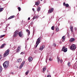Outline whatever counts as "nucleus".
Wrapping results in <instances>:
<instances>
[{"instance_id":"a878e982","label":"nucleus","mask_w":77,"mask_h":77,"mask_svg":"<svg viewBox=\"0 0 77 77\" xmlns=\"http://www.w3.org/2000/svg\"><path fill=\"white\" fill-rule=\"evenodd\" d=\"M17 9L18 10H19V11H21V8L20 7H18Z\"/></svg>"},{"instance_id":"7ed1b4c3","label":"nucleus","mask_w":77,"mask_h":77,"mask_svg":"<svg viewBox=\"0 0 77 77\" xmlns=\"http://www.w3.org/2000/svg\"><path fill=\"white\" fill-rule=\"evenodd\" d=\"M70 49L72 50H75L76 49V46L74 44L70 46Z\"/></svg>"},{"instance_id":"473e14b6","label":"nucleus","mask_w":77,"mask_h":77,"mask_svg":"<svg viewBox=\"0 0 77 77\" xmlns=\"http://www.w3.org/2000/svg\"><path fill=\"white\" fill-rule=\"evenodd\" d=\"M17 49H18V50H20V49H21V47H20V46H19L18 47Z\"/></svg>"},{"instance_id":"603ef678","label":"nucleus","mask_w":77,"mask_h":77,"mask_svg":"<svg viewBox=\"0 0 77 77\" xmlns=\"http://www.w3.org/2000/svg\"><path fill=\"white\" fill-rule=\"evenodd\" d=\"M42 1V0H41V1Z\"/></svg>"},{"instance_id":"f257e3e1","label":"nucleus","mask_w":77,"mask_h":77,"mask_svg":"<svg viewBox=\"0 0 77 77\" xmlns=\"http://www.w3.org/2000/svg\"><path fill=\"white\" fill-rule=\"evenodd\" d=\"M3 66L4 68H7L9 66V62L8 61L5 62L3 64Z\"/></svg>"},{"instance_id":"20e7f679","label":"nucleus","mask_w":77,"mask_h":77,"mask_svg":"<svg viewBox=\"0 0 77 77\" xmlns=\"http://www.w3.org/2000/svg\"><path fill=\"white\" fill-rule=\"evenodd\" d=\"M9 51H10V50H9V49H8L6 52L4 54V57H6V56H8V55L9 54Z\"/></svg>"},{"instance_id":"f704fd0d","label":"nucleus","mask_w":77,"mask_h":77,"mask_svg":"<svg viewBox=\"0 0 77 77\" xmlns=\"http://www.w3.org/2000/svg\"><path fill=\"white\" fill-rule=\"evenodd\" d=\"M20 51V49H17V53H18Z\"/></svg>"},{"instance_id":"b1692460","label":"nucleus","mask_w":77,"mask_h":77,"mask_svg":"<svg viewBox=\"0 0 77 77\" xmlns=\"http://www.w3.org/2000/svg\"><path fill=\"white\" fill-rule=\"evenodd\" d=\"M46 69V67H44L43 68V72H44V71H45Z\"/></svg>"},{"instance_id":"9d476101","label":"nucleus","mask_w":77,"mask_h":77,"mask_svg":"<svg viewBox=\"0 0 77 77\" xmlns=\"http://www.w3.org/2000/svg\"><path fill=\"white\" fill-rule=\"evenodd\" d=\"M45 48V46L43 45V46H41V47H40L39 50H40L42 51V50H43V49H44Z\"/></svg>"},{"instance_id":"8fccbe9b","label":"nucleus","mask_w":77,"mask_h":77,"mask_svg":"<svg viewBox=\"0 0 77 77\" xmlns=\"http://www.w3.org/2000/svg\"><path fill=\"white\" fill-rule=\"evenodd\" d=\"M31 24H32V23H31Z\"/></svg>"},{"instance_id":"bb28decb","label":"nucleus","mask_w":77,"mask_h":77,"mask_svg":"<svg viewBox=\"0 0 77 77\" xmlns=\"http://www.w3.org/2000/svg\"><path fill=\"white\" fill-rule=\"evenodd\" d=\"M54 26H52L51 27V30H54Z\"/></svg>"},{"instance_id":"de8ad7c7","label":"nucleus","mask_w":77,"mask_h":77,"mask_svg":"<svg viewBox=\"0 0 77 77\" xmlns=\"http://www.w3.org/2000/svg\"><path fill=\"white\" fill-rule=\"evenodd\" d=\"M32 10H33L34 11H35V9L34 8L32 9Z\"/></svg>"},{"instance_id":"4be33fe9","label":"nucleus","mask_w":77,"mask_h":77,"mask_svg":"<svg viewBox=\"0 0 77 77\" xmlns=\"http://www.w3.org/2000/svg\"><path fill=\"white\" fill-rule=\"evenodd\" d=\"M38 18V16H34L33 17V19L34 20V19H36V18Z\"/></svg>"},{"instance_id":"864d4df0","label":"nucleus","mask_w":77,"mask_h":77,"mask_svg":"<svg viewBox=\"0 0 77 77\" xmlns=\"http://www.w3.org/2000/svg\"><path fill=\"white\" fill-rule=\"evenodd\" d=\"M53 34H54V33H53Z\"/></svg>"},{"instance_id":"49530a36","label":"nucleus","mask_w":77,"mask_h":77,"mask_svg":"<svg viewBox=\"0 0 77 77\" xmlns=\"http://www.w3.org/2000/svg\"><path fill=\"white\" fill-rule=\"evenodd\" d=\"M30 17H29L28 18V20H30Z\"/></svg>"},{"instance_id":"79ce46f5","label":"nucleus","mask_w":77,"mask_h":77,"mask_svg":"<svg viewBox=\"0 0 77 77\" xmlns=\"http://www.w3.org/2000/svg\"><path fill=\"white\" fill-rule=\"evenodd\" d=\"M47 77H51V75H48V76H47Z\"/></svg>"},{"instance_id":"5fc2aeb1","label":"nucleus","mask_w":77,"mask_h":77,"mask_svg":"<svg viewBox=\"0 0 77 77\" xmlns=\"http://www.w3.org/2000/svg\"><path fill=\"white\" fill-rule=\"evenodd\" d=\"M0 41H1V40H0Z\"/></svg>"},{"instance_id":"39448f33","label":"nucleus","mask_w":77,"mask_h":77,"mask_svg":"<svg viewBox=\"0 0 77 77\" xmlns=\"http://www.w3.org/2000/svg\"><path fill=\"white\" fill-rule=\"evenodd\" d=\"M24 64H25V61H23L20 66V69H21L23 66L24 65Z\"/></svg>"},{"instance_id":"72a5a7b5","label":"nucleus","mask_w":77,"mask_h":77,"mask_svg":"<svg viewBox=\"0 0 77 77\" xmlns=\"http://www.w3.org/2000/svg\"><path fill=\"white\" fill-rule=\"evenodd\" d=\"M68 65L69 66H70V62H69L68 63Z\"/></svg>"},{"instance_id":"58836bf2","label":"nucleus","mask_w":77,"mask_h":77,"mask_svg":"<svg viewBox=\"0 0 77 77\" xmlns=\"http://www.w3.org/2000/svg\"><path fill=\"white\" fill-rule=\"evenodd\" d=\"M54 47H56V44L55 43L54 44Z\"/></svg>"},{"instance_id":"6e6552de","label":"nucleus","mask_w":77,"mask_h":77,"mask_svg":"<svg viewBox=\"0 0 77 77\" xmlns=\"http://www.w3.org/2000/svg\"><path fill=\"white\" fill-rule=\"evenodd\" d=\"M53 11H54V8H52V9H49V10L48 11V13H49V14H50L51 13L53 12Z\"/></svg>"},{"instance_id":"a18cd8bd","label":"nucleus","mask_w":77,"mask_h":77,"mask_svg":"<svg viewBox=\"0 0 77 77\" xmlns=\"http://www.w3.org/2000/svg\"><path fill=\"white\" fill-rule=\"evenodd\" d=\"M63 42H64V41H65V39H63L62 40Z\"/></svg>"},{"instance_id":"ddd939ff","label":"nucleus","mask_w":77,"mask_h":77,"mask_svg":"<svg viewBox=\"0 0 77 77\" xmlns=\"http://www.w3.org/2000/svg\"><path fill=\"white\" fill-rule=\"evenodd\" d=\"M39 1H37V2H35V5H36V6H38L39 5Z\"/></svg>"},{"instance_id":"9b49d317","label":"nucleus","mask_w":77,"mask_h":77,"mask_svg":"<svg viewBox=\"0 0 77 77\" xmlns=\"http://www.w3.org/2000/svg\"><path fill=\"white\" fill-rule=\"evenodd\" d=\"M22 62V59L21 58L19 59L17 61V63H21Z\"/></svg>"},{"instance_id":"c756f323","label":"nucleus","mask_w":77,"mask_h":77,"mask_svg":"<svg viewBox=\"0 0 77 77\" xmlns=\"http://www.w3.org/2000/svg\"><path fill=\"white\" fill-rule=\"evenodd\" d=\"M59 28H57V29H56V32H59Z\"/></svg>"},{"instance_id":"412c9836","label":"nucleus","mask_w":77,"mask_h":77,"mask_svg":"<svg viewBox=\"0 0 77 77\" xmlns=\"http://www.w3.org/2000/svg\"><path fill=\"white\" fill-rule=\"evenodd\" d=\"M3 69L2 68V66H0V72H2V71Z\"/></svg>"},{"instance_id":"e433bc0d","label":"nucleus","mask_w":77,"mask_h":77,"mask_svg":"<svg viewBox=\"0 0 77 77\" xmlns=\"http://www.w3.org/2000/svg\"><path fill=\"white\" fill-rule=\"evenodd\" d=\"M60 63H62V60H60Z\"/></svg>"},{"instance_id":"393cba45","label":"nucleus","mask_w":77,"mask_h":77,"mask_svg":"<svg viewBox=\"0 0 77 77\" xmlns=\"http://www.w3.org/2000/svg\"><path fill=\"white\" fill-rule=\"evenodd\" d=\"M57 59L58 62V63L59 62V60H60V58H59V57L58 56L57 57Z\"/></svg>"},{"instance_id":"f8f14e48","label":"nucleus","mask_w":77,"mask_h":77,"mask_svg":"<svg viewBox=\"0 0 77 77\" xmlns=\"http://www.w3.org/2000/svg\"><path fill=\"white\" fill-rule=\"evenodd\" d=\"M74 41H75V38H70L69 40V41L70 42H74Z\"/></svg>"},{"instance_id":"f03ea898","label":"nucleus","mask_w":77,"mask_h":77,"mask_svg":"<svg viewBox=\"0 0 77 77\" xmlns=\"http://www.w3.org/2000/svg\"><path fill=\"white\" fill-rule=\"evenodd\" d=\"M41 37H40L38 38L37 41L36 42L35 45V47L36 48L38 47V45H39V43H40V42L41 41Z\"/></svg>"},{"instance_id":"6ab92c4d","label":"nucleus","mask_w":77,"mask_h":77,"mask_svg":"<svg viewBox=\"0 0 77 77\" xmlns=\"http://www.w3.org/2000/svg\"><path fill=\"white\" fill-rule=\"evenodd\" d=\"M4 10V8H0V12H2Z\"/></svg>"},{"instance_id":"37998d69","label":"nucleus","mask_w":77,"mask_h":77,"mask_svg":"<svg viewBox=\"0 0 77 77\" xmlns=\"http://www.w3.org/2000/svg\"><path fill=\"white\" fill-rule=\"evenodd\" d=\"M26 32H29V29H26Z\"/></svg>"},{"instance_id":"4468645a","label":"nucleus","mask_w":77,"mask_h":77,"mask_svg":"<svg viewBox=\"0 0 77 77\" xmlns=\"http://www.w3.org/2000/svg\"><path fill=\"white\" fill-rule=\"evenodd\" d=\"M70 30H71V32H73V30H72V29H73V26H70Z\"/></svg>"},{"instance_id":"a211bd4d","label":"nucleus","mask_w":77,"mask_h":77,"mask_svg":"<svg viewBox=\"0 0 77 77\" xmlns=\"http://www.w3.org/2000/svg\"><path fill=\"white\" fill-rule=\"evenodd\" d=\"M73 68L75 69H77V65H74L73 66Z\"/></svg>"},{"instance_id":"c85d7f7f","label":"nucleus","mask_w":77,"mask_h":77,"mask_svg":"<svg viewBox=\"0 0 77 77\" xmlns=\"http://www.w3.org/2000/svg\"><path fill=\"white\" fill-rule=\"evenodd\" d=\"M29 71L28 70V71L26 72V75H27V74H29Z\"/></svg>"},{"instance_id":"dca6fc26","label":"nucleus","mask_w":77,"mask_h":77,"mask_svg":"<svg viewBox=\"0 0 77 77\" xmlns=\"http://www.w3.org/2000/svg\"><path fill=\"white\" fill-rule=\"evenodd\" d=\"M5 45H6V43L4 44L1 45V46L0 47V48H4V47H5Z\"/></svg>"},{"instance_id":"f3484780","label":"nucleus","mask_w":77,"mask_h":77,"mask_svg":"<svg viewBox=\"0 0 77 77\" xmlns=\"http://www.w3.org/2000/svg\"><path fill=\"white\" fill-rule=\"evenodd\" d=\"M15 17V16H10L9 18H8V20H10V19H12V18H14Z\"/></svg>"},{"instance_id":"2eb2a0df","label":"nucleus","mask_w":77,"mask_h":77,"mask_svg":"<svg viewBox=\"0 0 77 77\" xmlns=\"http://www.w3.org/2000/svg\"><path fill=\"white\" fill-rule=\"evenodd\" d=\"M33 60V58L32 57H29L28 60L29 61H32Z\"/></svg>"},{"instance_id":"7c9ffc66","label":"nucleus","mask_w":77,"mask_h":77,"mask_svg":"<svg viewBox=\"0 0 77 77\" xmlns=\"http://www.w3.org/2000/svg\"><path fill=\"white\" fill-rule=\"evenodd\" d=\"M65 46H64L63 47L62 50H61V51H63V50L65 49Z\"/></svg>"},{"instance_id":"cd10ccee","label":"nucleus","mask_w":77,"mask_h":77,"mask_svg":"<svg viewBox=\"0 0 77 77\" xmlns=\"http://www.w3.org/2000/svg\"><path fill=\"white\" fill-rule=\"evenodd\" d=\"M5 36V35H2L0 36V38H3V37H4Z\"/></svg>"},{"instance_id":"3c124183","label":"nucleus","mask_w":77,"mask_h":77,"mask_svg":"<svg viewBox=\"0 0 77 77\" xmlns=\"http://www.w3.org/2000/svg\"><path fill=\"white\" fill-rule=\"evenodd\" d=\"M1 8V6L0 5V8Z\"/></svg>"},{"instance_id":"c03bdc74","label":"nucleus","mask_w":77,"mask_h":77,"mask_svg":"<svg viewBox=\"0 0 77 77\" xmlns=\"http://www.w3.org/2000/svg\"><path fill=\"white\" fill-rule=\"evenodd\" d=\"M12 74L13 75H14V72H12L10 73V74Z\"/></svg>"},{"instance_id":"423d86ee","label":"nucleus","mask_w":77,"mask_h":77,"mask_svg":"<svg viewBox=\"0 0 77 77\" xmlns=\"http://www.w3.org/2000/svg\"><path fill=\"white\" fill-rule=\"evenodd\" d=\"M19 30H17L14 33V37H16L17 35H18V33Z\"/></svg>"},{"instance_id":"a19ab883","label":"nucleus","mask_w":77,"mask_h":77,"mask_svg":"<svg viewBox=\"0 0 77 77\" xmlns=\"http://www.w3.org/2000/svg\"><path fill=\"white\" fill-rule=\"evenodd\" d=\"M49 60L50 61H51V60H52V59H51V58H50V59Z\"/></svg>"},{"instance_id":"2f4dec72","label":"nucleus","mask_w":77,"mask_h":77,"mask_svg":"<svg viewBox=\"0 0 77 77\" xmlns=\"http://www.w3.org/2000/svg\"><path fill=\"white\" fill-rule=\"evenodd\" d=\"M62 39H65V36H63L62 37Z\"/></svg>"},{"instance_id":"5701e85b","label":"nucleus","mask_w":77,"mask_h":77,"mask_svg":"<svg viewBox=\"0 0 77 77\" xmlns=\"http://www.w3.org/2000/svg\"><path fill=\"white\" fill-rule=\"evenodd\" d=\"M41 10V7H39L38 8V9H37V11H39Z\"/></svg>"},{"instance_id":"1a4fd4ad","label":"nucleus","mask_w":77,"mask_h":77,"mask_svg":"<svg viewBox=\"0 0 77 77\" xmlns=\"http://www.w3.org/2000/svg\"><path fill=\"white\" fill-rule=\"evenodd\" d=\"M63 6H66V8H68L69 6V4H65V2L63 3Z\"/></svg>"},{"instance_id":"c9c22d12","label":"nucleus","mask_w":77,"mask_h":77,"mask_svg":"<svg viewBox=\"0 0 77 77\" xmlns=\"http://www.w3.org/2000/svg\"><path fill=\"white\" fill-rule=\"evenodd\" d=\"M28 35H30V31L28 32Z\"/></svg>"},{"instance_id":"ea45409f","label":"nucleus","mask_w":77,"mask_h":77,"mask_svg":"<svg viewBox=\"0 0 77 77\" xmlns=\"http://www.w3.org/2000/svg\"><path fill=\"white\" fill-rule=\"evenodd\" d=\"M24 54V52H22L20 53V54Z\"/></svg>"},{"instance_id":"0eeeda50","label":"nucleus","mask_w":77,"mask_h":77,"mask_svg":"<svg viewBox=\"0 0 77 77\" xmlns=\"http://www.w3.org/2000/svg\"><path fill=\"white\" fill-rule=\"evenodd\" d=\"M18 35L20 37H22L23 36V34L22 33V32H19Z\"/></svg>"},{"instance_id":"aec40b11","label":"nucleus","mask_w":77,"mask_h":77,"mask_svg":"<svg viewBox=\"0 0 77 77\" xmlns=\"http://www.w3.org/2000/svg\"><path fill=\"white\" fill-rule=\"evenodd\" d=\"M63 51L64 52H66L67 51V48H65L63 50Z\"/></svg>"},{"instance_id":"4c0bfd02","label":"nucleus","mask_w":77,"mask_h":77,"mask_svg":"<svg viewBox=\"0 0 77 77\" xmlns=\"http://www.w3.org/2000/svg\"><path fill=\"white\" fill-rule=\"evenodd\" d=\"M2 55H0V60H1V59H2Z\"/></svg>"},{"instance_id":"09e8293b","label":"nucleus","mask_w":77,"mask_h":77,"mask_svg":"<svg viewBox=\"0 0 77 77\" xmlns=\"http://www.w3.org/2000/svg\"><path fill=\"white\" fill-rule=\"evenodd\" d=\"M60 44H62V42L60 41Z\"/></svg>"}]
</instances>
